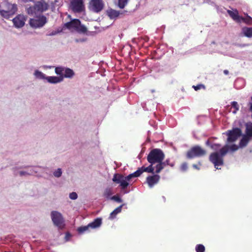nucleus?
I'll return each instance as SVG.
<instances>
[{"label": "nucleus", "instance_id": "obj_1", "mask_svg": "<svg viewBox=\"0 0 252 252\" xmlns=\"http://www.w3.org/2000/svg\"><path fill=\"white\" fill-rule=\"evenodd\" d=\"M164 158L165 155L163 151L158 148L152 150L147 156V159L150 163L152 164L157 163L155 171L157 174L160 173L163 169V166L164 165V163H162V160Z\"/></svg>", "mask_w": 252, "mask_h": 252}, {"label": "nucleus", "instance_id": "obj_2", "mask_svg": "<svg viewBox=\"0 0 252 252\" xmlns=\"http://www.w3.org/2000/svg\"><path fill=\"white\" fill-rule=\"evenodd\" d=\"M48 7V4L44 0H41L36 1L33 6L29 7L27 9V13L32 15L40 14L46 11Z\"/></svg>", "mask_w": 252, "mask_h": 252}, {"label": "nucleus", "instance_id": "obj_3", "mask_svg": "<svg viewBox=\"0 0 252 252\" xmlns=\"http://www.w3.org/2000/svg\"><path fill=\"white\" fill-rule=\"evenodd\" d=\"M17 10L16 5L5 2L0 7V14L4 18L8 19L13 15Z\"/></svg>", "mask_w": 252, "mask_h": 252}, {"label": "nucleus", "instance_id": "obj_4", "mask_svg": "<svg viewBox=\"0 0 252 252\" xmlns=\"http://www.w3.org/2000/svg\"><path fill=\"white\" fill-rule=\"evenodd\" d=\"M206 151L199 146L192 147L187 153V158L189 159H192L196 157H200L205 156Z\"/></svg>", "mask_w": 252, "mask_h": 252}, {"label": "nucleus", "instance_id": "obj_5", "mask_svg": "<svg viewBox=\"0 0 252 252\" xmlns=\"http://www.w3.org/2000/svg\"><path fill=\"white\" fill-rule=\"evenodd\" d=\"M47 22V18L44 15H41L35 18L30 19V26L35 29L42 27Z\"/></svg>", "mask_w": 252, "mask_h": 252}, {"label": "nucleus", "instance_id": "obj_6", "mask_svg": "<svg viewBox=\"0 0 252 252\" xmlns=\"http://www.w3.org/2000/svg\"><path fill=\"white\" fill-rule=\"evenodd\" d=\"M104 7V3L102 0H91L89 3V9L95 13L101 11Z\"/></svg>", "mask_w": 252, "mask_h": 252}, {"label": "nucleus", "instance_id": "obj_7", "mask_svg": "<svg viewBox=\"0 0 252 252\" xmlns=\"http://www.w3.org/2000/svg\"><path fill=\"white\" fill-rule=\"evenodd\" d=\"M227 141L228 143L234 142L238 138L242 135V130L240 128L235 127L226 132Z\"/></svg>", "mask_w": 252, "mask_h": 252}, {"label": "nucleus", "instance_id": "obj_8", "mask_svg": "<svg viewBox=\"0 0 252 252\" xmlns=\"http://www.w3.org/2000/svg\"><path fill=\"white\" fill-rule=\"evenodd\" d=\"M51 219L54 224L60 228H63L64 227V220L62 215L55 211L51 212Z\"/></svg>", "mask_w": 252, "mask_h": 252}, {"label": "nucleus", "instance_id": "obj_9", "mask_svg": "<svg viewBox=\"0 0 252 252\" xmlns=\"http://www.w3.org/2000/svg\"><path fill=\"white\" fill-rule=\"evenodd\" d=\"M209 160L214 164L215 168L217 169H220L219 168V166L223 165L224 163L223 158L221 156H220L218 152L211 153L209 156Z\"/></svg>", "mask_w": 252, "mask_h": 252}, {"label": "nucleus", "instance_id": "obj_10", "mask_svg": "<svg viewBox=\"0 0 252 252\" xmlns=\"http://www.w3.org/2000/svg\"><path fill=\"white\" fill-rule=\"evenodd\" d=\"M70 6L72 10L75 13H81L85 10L83 0H71Z\"/></svg>", "mask_w": 252, "mask_h": 252}, {"label": "nucleus", "instance_id": "obj_11", "mask_svg": "<svg viewBox=\"0 0 252 252\" xmlns=\"http://www.w3.org/2000/svg\"><path fill=\"white\" fill-rule=\"evenodd\" d=\"M112 180L116 183L120 184V186L122 189H126L129 185L128 183L126 182V181L125 180L124 176L122 174H115L113 176Z\"/></svg>", "mask_w": 252, "mask_h": 252}, {"label": "nucleus", "instance_id": "obj_12", "mask_svg": "<svg viewBox=\"0 0 252 252\" xmlns=\"http://www.w3.org/2000/svg\"><path fill=\"white\" fill-rule=\"evenodd\" d=\"M12 21L15 27L19 28L24 26L26 17L23 15L19 14L15 17Z\"/></svg>", "mask_w": 252, "mask_h": 252}, {"label": "nucleus", "instance_id": "obj_13", "mask_svg": "<svg viewBox=\"0 0 252 252\" xmlns=\"http://www.w3.org/2000/svg\"><path fill=\"white\" fill-rule=\"evenodd\" d=\"M160 178L159 175L158 174L148 176L146 178V183L148 184L149 188H152L155 185L158 183Z\"/></svg>", "mask_w": 252, "mask_h": 252}, {"label": "nucleus", "instance_id": "obj_14", "mask_svg": "<svg viewBox=\"0 0 252 252\" xmlns=\"http://www.w3.org/2000/svg\"><path fill=\"white\" fill-rule=\"evenodd\" d=\"M227 12L234 21L238 23H241L242 16L239 15V12L236 9L233 10H227Z\"/></svg>", "mask_w": 252, "mask_h": 252}, {"label": "nucleus", "instance_id": "obj_15", "mask_svg": "<svg viewBox=\"0 0 252 252\" xmlns=\"http://www.w3.org/2000/svg\"><path fill=\"white\" fill-rule=\"evenodd\" d=\"M81 21L78 19H74L70 22H67L64 24L65 27L68 29H74L76 30L78 26L80 25Z\"/></svg>", "mask_w": 252, "mask_h": 252}, {"label": "nucleus", "instance_id": "obj_16", "mask_svg": "<svg viewBox=\"0 0 252 252\" xmlns=\"http://www.w3.org/2000/svg\"><path fill=\"white\" fill-rule=\"evenodd\" d=\"M63 79V76H48L46 80L50 83H58L62 82Z\"/></svg>", "mask_w": 252, "mask_h": 252}, {"label": "nucleus", "instance_id": "obj_17", "mask_svg": "<svg viewBox=\"0 0 252 252\" xmlns=\"http://www.w3.org/2000/svg\"><path fill=\"white\" fill-rule=\"evenodd\" d=\"M101 224L102 219L100 218H97L94 219L93 221L89 223V225L91 229H95L100 227Z\"/></svg>", "mask_w": 252, "mask_h": 252}, {"label": "nucleus", "instance_id": "obj_18", "mask_svg": "<svg viewBox=\"0 0 252 252\" xmlns=\"http://www.w3.org/2000/svg\"><path fill=\"white\" fill-rule=\"evenodd\" d=\"M153 165L154 164H152L151 163H150V165L149 166H148V167H145V166H142V167L141 168H139L137 170V171H139L140 173V175L144 172H148V173H154V167H153Z\"/></svg>", "mask_w": 252, "mask_h": 252}, {"label": "nucleus", "instance_id": "obj_19", "mask_svg": "<svg viewBox=\"0 0 252 252\" xmlns=\"http://www.w3.org/2000/svg\"><path fill=\"white\" fill-rule=\"evenodd\" d=\"M242 32L245 36L249 38L252 37V27H243Z\"/></svg>", "mask_w": 252, "mask_h": 252}, {"label": "nucleus", "instance_id": "obj_20", "mask_svg": "<svg viewBox=\"0 0 252 252\" xmlns=\"http://www.w3.org/2000/svg\"><path fill=\"white\" fill-rule=\"evenodd\" d=\"M123 205V204L121 205L120 206L116 208L112 212H111L109 217V219L113 220L115 218L117 215L121 212Z\"/></svg>", "mask_w": 252, "mask_h": 252}, {"label": "nucleus", "instance_id": "obj_21", "mask_svg": "<svg viewBox=\"0 0 252 252\" xmlns=\"http://www.w3.org/2000/svg\"><path fill=\"white\" fill-rule=\"evenodd\" d=\"M245 126V135L252 138V123H246Z\"/></svg>", "mask_w": 252, "mask_h": 252}, {"label": "nucleus", "instance_id": "obj_22", "mask_svg": "<svg viewBox=\"0 0 252 252\" xmlns=\"http://www.w3.org/2000/svg\"><path fill=\"white\" fill-rule=\"evenodd\" d=\"M251 139V138L245 135H243L242 139L240 141L239 146L241 148L246 147Z\"/></svg>", "mask_w": 252, "mask_h": 252}, {"label": "nucleus", "instance_id": "obj_23", "mask_svg": "<svg viewBox=\"0 0 252 252\" xmlns=\"http://www.w3.org/2000/svg\"><path fill=\"white\" fill-rule=\"evenodd\" d=\"M107 15L110 19H113L118 17L119 12L116 10L110 9L107 11Z\"/></svg>", "mask_w": 252, "mask_h": 252}, {"label": "nucleus", "instance_id": "obj_24", "mask_svg": "<svg viewBox=\"0 0 252 252\" xmlns=\"http://www.w3.org/2000/svg\"><path fill=\"white\" fill-rule=\"evenodd\" d=\"M245 15L246 16L245 17H244L242 16L241 23L243 22L248 25H252V18L248 15V14H245Z\"/></svg>", "mask_w": 252, "mask_h": 252}, {"label": "nucleus", "instance_id": "obj_25", "mask_svg": "<svg viewBox=\"0 0 252 252\" xmlns=\"http://www.w3.org/2000/svg\"><path fill=\"white\" fill-rule=\"evenodd\" d=\"M74 75V72L73 70L69 68H65L64 73H63V78H72Z\"/></svg>", "mask_w": 252, "mask_h": 252}, {"label": "nucleus", "instance_id": "obj_26", "mask_svg": "<svg viewBox=\"0 0 252 252\" xmlns=\"http://www.w3.org/2000/svg\"><path fill=\"white\" fill-rule=\"evenodd\" d=\"M140 176V173L139 171H137V170L134 172V173L128 175L126 177H124L125 180L126 181V182H128L130 181V180L133 177H138Z\"/></svg>", "mask_w": 252, "mask_h": 252}, {"label": "nucleus", "instance_id": "obj_27", "mask_svg": "<svg viewBox=\"0 0 252 252\" xmlns=\"http://www.w3.org/2000/svg\"><path fill=\"white\" fill-rule=\"evenodd\" d=\"M229 146L227 145H225L222 148H221L219 151L220 156H221V157L223 158L224 156L229 151Z\"/></svg>", "mask_w": 252, "mask_h": 252}, {"label": "nucleus", "instance_id": "obj_28", "mask_svg": "<svg viewBox=\"0 0 252 252\" xmlns=\"http://www.w3.org/2000/svg\"><path fill=\"white\" fill-rule=\"evenodd\" d=\"M90 227L89 224L86 226H82L77 228V231L79 234H83L86 231H89Z\"/></svg>", "mask_w": 252, "mask_h": 252}, {"label": "nucleus", "instance_id": "obj_29", "mask_svg": "<svg viewBox=\"0 0 252 252\" xmlns=\"http://www.w3.org/2000/svg\"><path fill=\"white\" fill-rule=\"evenodd\" d=\"M64 69L63 67H57L55 68V73L59 76H63Z\"/></svg>", "mask_w": 252, "mask_h": 252}, {"label": "nucleus", "instance_id": "obj_30", "mask_svg": "<svg viewBox=\"0 0 252 252\" xmlns=\"http://www.w3.org/2000/svg\"><path fill=\"white\" fill-rule=\"evenodd\" d=\"M76 31L79 33H85L87 31V29L84 25H82L80 24Z\"/></svg>", "mask_w": 252, "mask_h": 252}, {"label": "nucleus", "instance_id": "obj_31", "mask_svg": "<svg viewBox=\"0 0 252 252\" xmlns=\"http://www.w3.org/2000/svg\"><path fill=\"white\" fill-rule=\"evenodd\" d=\"M34 74V75L38 78L46 79V77L45 75L38 70L35 71Z\"/></svg>", "mask_w": 252, "mask_h": 252}, {"label": "nucleus", "instance_id": "obj_32", "mask_svg": "<svg viewBox=\"0 0 252 252\" xmlns=\"http://www.w3.org/2000/svg\"><path fill=\"white\" fill-rule=\"evenodd\" d=\"M112 194V192L111 189L110 188H107L104 191L103 196L107 198H109Z\"/></svg>", "mask_w": 252, "mask_h": 252}, {"label": "nucleus", "instance_id": "obj_33", "mask_svg": "<svg viewBox=\"0 0 252 252\" xmlns=\"http://www.w3.org/2000/svg\"><path fill=\"white\" fill-rule=\"evenodd\" d=\"M205 250V247L202 244H198L195 247V251L196 252H204Z\"/></svg>", "mask_w": 252, "mask_h": 252}, {"label": "nucleus", "instance_id": "obj_34", "mask_svg": "<svg viewBox=\"0 0 252 252\" xmlns=\"http://www.w3.org/2000/svg\"><path fill=\"white\" fill-rule=\"evenodd\" d=\"M128 0H118V5L120 8H124L127 3Z\"/></svg>", "mask_w": 252, "mask_h": 252}, {"label": "nucleus", "instance_id": "obj_35", "mask_svg": "<svg viewBox=\"0 0 252 252\" xmlns=\"http://www.w3.org/2000/svg\"><path fill=\"white\" fill-rule=\"evenodd\" d=\"M231 106L235 109V110L233 112L235 114L239 110V105L236 101H232L231 102Z\"/></svg>", "mask_w": 252, "mask_h": 252}, {"label": "nucleus", "instance_id": "obj_36", "mask_svg": "<svg viewBox=\"0 0 252 252\" xmlns=\"http://www.w3.org/2000/svg\"><path fill=\"white\" fill-rule=\"evenodd\" d=\"M192 87L195 91H198L201 89H205V86L203 84H198L196 86H193Z\"/></svg>", "mask_w": 252, "mask_h": 252}, {"label": "nucleus", "instance_id": "obj_37", "mask_svg": "<svg viewBox=\"0 0 252 252\" xmlns=\"http://www.w3.org/2000/svg\"><path fill=\"white\" fill-rule=\"evenodd\" d=\"M62 174V170L60 168H58L56 171H55L53 174L56 177H60L61 176Z\"/></svg>", "mask_w": 252, "mask_h": 252}, {"label": "nucleus", "instance_id": "obj_38", "mask_svg": "<svg viewBox=\"0 0 252 252\" xmlns=\"http://www.w3.org/2000/svg\"><path fill=\"white\" fill-rule=\"evenodd\" d=\"M180 169L182 171H186L188 169V164L186 162L183 163L180 166Z\"/></svg>", "mask_w": 252, "mask_h": 252}, {"label": "nucleus", "instance_id": "obj_39", "mask_svg": "<svg viewBox=\"0 0 252 252\" xmlns=\"http://www.w3.org/2000/svg\"><path fill=\"white\" fill-rule=\"evenodd\" d=\"M78 197L77 194L75 192H72L69 194V198L71 199L75 200Z\"/></svg>", "mask_w": 252, "mask_h": 252}, {"label": "nucleus", "instance_id": "obj_40", "mask_svg": "<svg viewBox=\"0 0 252 252\" xmlns=\"http://www.w3.org/2000/svg\"><path fill=\"white\" fill-rule=\"evenodd\" d=\"M111 199L116 201L117 202H122V199L118 196L114 195L111 198Z\"/></svg>", "mask_w": 252, "mask_h": 252}, {"label": "nucleus", "instance_id": "obj_41", "mask_svg": "<svg viewBox=\"0 0 252 252\" xmlns=\"http://www.w3.org/2000/svg\"><path fill=\"white\" fill-rule=\"evenodd\" d=\"M229 150H231V151H236L238 149V146L235 144H233L229 146Z\"/></svg>", "mask_w": 252, "mask_h": 252}, {"label": "nucleus", "instance_id": "obj_42", "mask_svg": "<svg viewBox=\"0 0 252 252\" xmlns=\"http://www.w3.org/2000/svg\"><path fill=\"white\" fill-rule=\"evenodd\" d=\"M220 146H221V145L220 144H216V143L213 144L211 145V148L214 150H217Z\"/></svg>", "mask_w": 252, "mask_h": 252}, {"label": "nucleus", "instance_id": "obj_43", "mask_svg": "<svg viewBox=\"0 0 252 252\" xmlns=\"http://www.w3.org/2000/svg\"><path fill=\"white\" fill-rule=\"evenodd\" d=\"M19 174L21 176L26 175H29V174L28 173H27L26 172H25V171H20L19 172Z\"/></svg>", "mask_w": 252, "mask_h": 252}, {"label": "nucleus", "instance_id": "obj_44", "mask_svg": "<svg viewBox=\"0 0 252 252\" xmlns=\"http://www.w3.org/2000/svg\"><path fill=\"white\" fill-rule=\"evenodd\" d=\"M169 160L168 159H167V160H165V161H162V163H164V166H163V168H164L166 165H168V164H169Z\"/></svg>", "mask_w": 252, "mask_h": 252}, {"label": "nucleus", "instance_id": "obj_45", "mask_svg": "<svg viewBox=\"0 0 252 252\" xmlns=\"http://www.w3.org/2000/svg\"><path fill=\"white\" fill-rule=\"evenodd\" d=\"M223 73H224V74L225 75H228V73H229V71H228V70H224L223 71Z\"/></svg>", "mask_w": 252, "mask_h": 252}, {"label": "nucleus", "instance_id": "obj_46", "mask_svg": "<svg viewBox=\"0 0 252 252\" xmlns=\"http://www.w3.org/2000/svg\"><path fill=\"white\" fill-rule=\"evenodd\" d=\"M193 167L195 168V169H199V168L197 167V165H196V164H193Z\"/></svg>", "mask_w": 252, "mask_h": 252}, {"label": "nucleus", "instance_id": "obj_47", "mask_svg": "<svg viewBox=\"0 0 252 252\" xmlns=\"http://www.w3.org/2000/svg\"><path fill=\"white\" fill-rule=\"evenodd\" d=\"M206 144L207 145H209V140L207 141V142H206Z\"/></svg>", "mask_w": 252, "mask_h": 252}, {"label": "nucleus", "instance_id": "obj_48", "mask_svg": "<svg viewBox=\"0 0 252 252\" xmlns=\"http://www.w3.org/2000/svg\"><path fill=\"white\" fill-rule=\"evenodd\" d=\"M251 99H252V96L251 97Z\"/></svg>", "mask_w": 252, "mask_h": 252}]
</instances>
